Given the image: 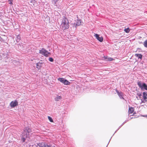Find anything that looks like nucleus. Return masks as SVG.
<instances>
[{
	"label": "nucleus",
	"mask_w": 147,
	"mask_h": 147,
	"mask_svg": "<svg viewBox=\"0 0 147 147\" xmlns=\"http://www.w3.org/2000/svg\"><path fill=\"white\" fill-rule=\"evenodd\" d=\"M31 0V1H30V2H31V3H32L33 1H34V0Z\"/></svg>",
	"instance_id": "obj_34"
},
{
	"label": "nucleus",
	"mask_w": 147,
	"mask_h": 147,
	"mask_svg": "<svg viewBox=\"0 0 147 147\" xmlns=\"http://www.w3.org/2000/svg\"><path fill=\"white\" fill-rule=\"evenodd\" d=\"M48 119H49V121H50V122H53V120L52 119V117H51L50 116H48Z\"/></svg>",
	"instance_id": "obj_21"
},
{
	"label": "nucleus",
	"mask_w": 147,
	"mask_h": 147,
	"mask_svg": "<svg viewBox=\"0 0 147 147\" xmlns=\"http://www.w3.org/2000/svg\"><path fill=\"white\" fill-rule=\"evenodd\" d=\"M111 138H112V137L111 138V139H110V140H109V142H110V140H111Z\"/></svg>",
	"instance_id": "obj_38"
},
{
	"label": "nucleus",
	"mask_w": 147,
	"mask_h": 147,
	"mask_svg": "<svg viewBox=\"0 0 147 147\" xmlns=\"http://www.w3.org/2000/svg\"><path fill=\"white\" fill-rule=\"evenodd\" d=\"M37 147H55L54 146H52L51 145H48L47 143L44 142L39 143L37 144Z\"/></svg>",
	"instance_id": "obj_5"
},
{
	"label": "nucleus",
	"mask_w": 147,
	"mask_h": 147,
	"mask_svg": "<svg viewBox=\"0 0 147 147\" xmlns=\"http://www.w3.org/2000/svg\"><path fill=\"white\" fill-rule=\"evenodd\" d=\"M137 95H138V96L139 97V98H140L141 96H142V94L141 93H138Z\"/></svg>",
	"instance_id": "obj_26"
},
{
	"label": "nucleus",
	"mask_w": 147,
	"mask_h": 147,
	"mask_svg": "<svg viewBox=\"0 0 147 147\" xmlns=\"http://www.w3.org/2000/svg\"><path fill=\"white\" fill-rule=\"evenodd\" d=\"M113 59L111 57H108L107 58V60H106V61H113Z\"/></svg>",
	"instance_id": "obj_20"
},
{
	"label": "nucleus",
	"mask_w": 147,
	"mask_h": 147,
	"mask_svg": "<svg viewBox=\"0 0 147 147\" xmlns=\"http://www.w3.org/2000/svg\"><path fill=\"white\" fill-rule=\"evenodd\" d=\"M143 45L144 47L147 48V40H146L143 43Z\"/></svg>",
	"instance_id": "obj_19"
},
{
	"label": "nucleus",
	"mask_w": 147,
	"mask_h": 147,
	"mask_svg": "<svg viewBox=\"0 0 147 147\" xmlns=\"http://www.w3.org/2000/svg\"><path fill=\"white\" fill-rule=\"evenodd\" d=\"M142 116L143 117H147V115H142Z\"/></svg>",
	"instance_id": "obj_31"
},
{
	"label": "nucleus",
	"mask_w": 147,
	"mask_h": 147,
	"mask_svg": "<svg viewBox=\"0 0 147 147\" xmlns=\"http://www.w3.org/2000/svg\"><path fill=\"white\" fill-rule=\"evenodd\" d=\"M139 42V43H140V44L142 43H143L142 42Z\"/></svg>",
	"instance_id": "obj_37"
},
{
	"label": "nucleus",
	"mask_w": 147,
	"mask_h": 147,
	"mask_svg": "<svg viewBox=\"0 0 147 147\" xmlns=\"http://www.w3.org/2000/svg\"><path fill=\"white\" fill-rule=\"evenodd\" d=\"M135 56L137 57L138 58V59H140L142 60V58L143 55L141 54H138L136 53L135 54Z\"/></svg>",
	"instance_id": "obj_13"
},
{
	"label": "nucleus",
	"mask_w": 147,
	"mask_h": 147,
	"mask_svg": "<svg viewBox=\"0 0 147 147\" xmlns=\"http://www.w3.org/2000/svg\"><path fill=\"white\" fill-rule=\"evenodd\" d=\"M21 39V36L20 35L18 34L17 35V37L16 38V40L17 42H19Z\"/></svg>",
	"instance_id": "obj_14"
},
{
	"label": "nucleus",
	"mask_w": 147,
	"mask_h": 147,
	"mask_svg": "<svg viewBox=\"0 0 147 147\" xmlns=\"http://www.w3.org/2000/svg\"><path fill=\"white\" fill-rule=\"evenodd\" d=\"M137 84L142 90H145L147 91V85L145 83L139 81L137 82Z\"/></svg>",
	"instance_id": "obj_3"
},
{
	"label": "nucleus",
	"mask_w": 147,
	"mask_h": 147,
	"mask_svg": "<svg viewBox=\"0 0 147 147\" xmlns=\"http://www.w3.org/2000/svg\"><path fill=\"white\" fill-rule=\"evenodd\" d=\"M8 1L9 2V4L11 5L13 4V0H8Z\"/></svg>",
	"instance_id": "obj_24"
},
{
	"label": "nucleus",
	"mask_w": 147,
	"mask_h": 147,
	"mask_svg": "<svg viewBox=\"0 0 147 147\" xmlns=\"http://www.w3.org/2000/svg\"><path fill=\"white\" fill-rule=\"evenodd\" d=\"M47 50L44 48H42L41 49L39 50V53L43 55L46 57H47V55L46 54Z\"/></svg>",
	"instance_id": "obj_6"
},
{
	"label": "nucleus",
	"mask_w": 147,
	"mask_h": 147,
	"mask_svg": "<svg viewBox=\"0 0 147 147\" xmlns=\"http://www.w3.org/2000/svg\"><path fill=\"white\" fill-rule=\"evenodd\" d=\"M107 58H108V57H107V56L106 57V56H104V57H103V58H104V59L105 60V61L107 59Z\"/></svg>",
	"instance_id": "obj_30"
},
{
	"label": "nucleus",
	"mask_w": 147,
	"mask_h": 147,
	"mask_svg": "<svg viewBox=\"0 0 147 147\" xmlns=\"http://www.w3.org/2000/svg\"><path fill=\"white\" fill-rule=\"evenodd\" d=\"M57 80L60 82L62 83L65 85H69L70 84V82L67 79L63 78H59Z\"/></svg>",
	"instance_id": "obj_4"
},
{
	"label": "nucleus",
	"mask_w": 147,
	"mask_h": 147,
	"mask_svg": "<svg viewBox=\"0 0 147 147\" xmlns=\"http://www.w3.org/2000/svg\"><path fill=\"white\" fill-rule=\"evenodd\" d=\"M115 91L118 94L120 93V92H119V91L117 89H116Z\"/></svg>",
	"instance_id": "obj_29"
},
{
	"label": "nucleus",
	"mask_w": 147,
	"mask_h": 147,
	"mask_svg": "<svg viewBox=\"0 0 147 147\" xmlns=\"http://www.w3.org/2000/svg\"><path fill=\"white\" fill-rule=\"evenodd\" d=\"M95 88L94 87H91L90 88L89 90L90 92H93L95 91Z\"/></svg>",
	"instance_id": "obj_18"
},
{
	"label": "nucleus",
	"mask_w": 147,
	"mask_h": 147,
	"mask_svg": "<svg viewBox=\"0 0 147 147\" xmlns=\"http://www.w3.org/2000/svg\"><path fill=\"white\" fill-rule=\"evenodd\" d=\"M62 28L63 30L68 29L69 27V22L68 19L65 17L63 18L61 24Z\"/></svg>",
	"instance_id": "obj_2"
},
{
	"label": "nucleus",
	"mask_w": 147,
	"mask_h": 147,
	"mask_svg": "<svg viewBox=\"0 0 147 147\" xmlns=\"http://www.w3.org/2000/svg\"><path fill=\"white\" fill-rule=\"evenodd\" d=\"M134 108L130 107L129 108L128 112L129 113L131 114L134 112Z\"/></svg>",
	"instance_id": "obj_15"
},
{
	"label": "nucleus",
	"mask_w": 147,
	"mask_h": 147,
	"mask_svg": "<svg viewBox=\"0 0 147 147\" xmlns=\"http://www.w3.org/2000/svg\"><path fill=\"white\" fill-rule=\"evenodd\" d=\"M62 99V97L61 96H59L58 95H57L56 97L55 98V101H59L60 100Z\"/></svg>",
	"instance_id": "obj_12"
},
{
	"label": "nucleus",
	"mask_w": 147,
	"mask_h": 147,
	"mask_svg": "<svg viewBox=\"0 0 147 147\" xmlns=\"http://www.w3.org/2000/svg\"><path fill=\"white\" fill-rule=\"evenodd\" d=\"M124 31L125 32L127 33H128L130 31V29L129 28H125Z\"/></svg>",
	"instance_id": "obj_17"
},
{
	"label": "nucleus",
	"mask_w": 147,
	"mask_h": 147,
	"mask_svg": "<svg viewBox=\"0 0 147 147\" xmlns=\"http://www.w3.org/2000/svg\"><path fill=\"white\" fill-rule=\"evenodd\" d=\"M118 95L119 96V97L121 99H124V98L123 97V93L121 92H120V93L119 94H118Z\"/></svg>",
	"instance_id": "obj_16"
},
{
	"label": "nucleus",
	"mask_w": 147,
	"mask_h": 147,
	"mask_svg": "<svg viewBox=\"0 0 147 147\" xmlns=\"http://www.w3.org/2000/svg\"><path fill=\"white\" fill-rule=\"evenodd\" d=\"M59 0H53V1L54 2L55 4H56L57 2L59 1Z\"/></svg>",
	"instance_id": "obj_27"
},
{
	"label": "nucleus",
	"mask_w": 147,
	"mask_h": 147,
	"mask_svg": "<svg viewBox=\"0 0 147 147\" xmlns=\"http://www.w3.org/2000/svg\"><path fill=\"white\" fill-rule=\"evenodd\" d=\"M49 61L51 62H53L54 61L52 57H49Z\"/></svg>",
	"instance_id": "obj_23"
},
{
	"label": "nucleus",
	"mask_w": 147,
	"mask_h": 147,
	"mask_svg": "<svg viewBox=\"0 0 147 147\" xmlns=\"http://www.w3.org/2000/svg\"><path fill=\"white\" fill-rule=\"evenodd\" d=\"M43 63L40 62H39L36 63V67L38 69V70H40L42 67V65Z\"/></svg>",
	"instance_id": "obj_9"
},
{
	"label": "nucleus",
	"mask_w": 147,
	"mask_h": 147,
	"mask_svg": "<svg viewBox=\"0 0 147 147\" xmlns=\"http://www.w3.org/2000/svg\"><path fill=\"white\" fill-rule=\"evenodd\" d=\"M136 98H137V99H138V100H139V98H138V97H137V96H136Z\"/></svg>",
	"instance_id": "obj_36"
},
{
	"label": "nucleus",
	"mask_w": 147,
	"mask_h": 147,
	"mask_svg": "<svg viewBox=\"0 0 147 147\" xmlns=\"http://www.w3.org/2000/svg\"><path fill=\"white\" fill-rule=\"evenodd\" d=\"M147 92H143L142 93L144 100L145 101H147Z\"/></svg>",
	"instance_id": "obj_10"
},
{
	"label": "nucleus",
	"mask_w": 147,
	"mask_h": 147,
	"mask_svg": "<svg viewBox=\"0 0 147 147\" xmlns=\"http://www.w3.org/2000/svg\"><path fill=\"white\" fill-rule=\"evenodd\" d=\"M125 123H123L121 124V125L120 126L118 129H117L115 132L113 134V136L114 134Z\"/></svg>",
	"instance_id": "obj_22"
},
{
	"label": "nucleus",
	"mask_w": 147,
	"mask_h": 147,
	"mask_svg": "<svg viewBox=\"0 0 147 147\" xmlns=\"http://www.w3.org/2000/svg\"><path fill=\"white\" fill-rule=\"evenodd\" d=\"M141 100L142 101V103H145V102L144 100H142V99H141Z\"/></svg>",
	"instance_id": "obj_32"
},
{
	"label": "nucleus",
	"mask_w": 147,
	"mask_h": 147,
	"mask_svg": "<svg viewBox=\"0 0 147 147\" xmlns=\"http://www.w3.org/2000/svg\"><path fill=\"white\" fill-rule=\"evenodd\" d=\"M51 53L49 52L47 50L46 52V54L47 55V57H48L49 55H51Z\"/></svg>",
	"instance_id": "obj_25"
},
{
	"label": "nucleus",
	"mask_w": 147,
	"mask_h": 147,
	"mask_svg": "<svg viewBox=\"0 0 147 147\" xmlns=\"http://www.w3.org/2000/svg\"><path fill=\"white\" fill-rule=\"evenodd\" d=\"M81 20H77L76 22V23L75 26L76 28L77 27L81 25Z\"/></svg>",
	"instance_id": "obj_11"
},
{
	"label": "nucleus",
	"mask_w": 147,
	"mask_h": 147,
	"mask_svg": "<svg viewBox=\"0 0 147 147\" xmlns=\"http://www.w3.org/2000/svg\"><path fill=\"white\" fill-rule=\"evenodd\" d=\"M32 134V128L30 126L25 127L21 132L20 140L22 143L25 142L27 138H30Z\"/></svg>",
	"instance_id": "obj_1"
},
{
	"label": "nucleus",
	"mask_w": 147,
	"mask_h": 147,
	"mask_svg": "<svg viewBox=\"0 0 147 147\" xmlns=\"http://www.w3.org/2000/svg\"><path fill=\"white\" fill-rule=\"evenodd\" d=\"M115 91L118 94L120 93V92H119V91L117 89H116Z\"/></svg>",
	"instance_id": "obj_28"
},
{
	"label": "nucleus",
	"mask_w": 147,
	"mask_h": 147,
	"mask_svg": "<svg viewBox=\"0 0 147 147\" xmlns=\"http://www.w3.org/2000/svg\"><path fill=\"white\" fill-rule=\"evenodd\" d=\"M18 105V102L16 100L12 101L10 104V107L13 108Z\"/></svg>",
	"instance_id": "obj_7"
},
{
	"label": "nucleus",
	"mask_w": 147,
	"mask_h": 147,
	"mask_svg": "<svg viewBox=\"0 0 147 147\" xmlns=\"http://www.w3.org/2000/svg\"><path fill=\"white\" fill-rule=\"evenodd\" d=\"M94 36L100 42H102L103 41V39L102 36H100V35L97 34H94Z\"/></svg>",
	"instance_id": "obj_8"
},
{
	"label": "nucleus",
	"mask_w": 147,
	"mask_h": 147,
	"mask_svg": "<svg viewBox=\"0 0 147 147\" xmlns=\"http://www.w3.org/2000/svg\"><path fill=\"white\" fill-rule=\"evenodd\" d=\"M75 23H74V26L75 25Z\"/></svg>",
	"instance_id": "obj_39"
},
{
	"label": "nucleus",
	"mask_w": 147,
	"mask_h": 147,
	"mask_svg": "<svg viewBox=\"0 0 147 147\" xmlns=\"http://www.w3.org/2000/svg\"><path fill=\"white\" fill-rule=\"evenodd\" d=\"M136 114V112H134L133 115H134V114Z\"/></svg>",
	"instance_id": "obj_35"
},
{
	"label": "nucleus",
	"mask_w": 147,
	"mask_h": 147,
	"mask_svg": "<svg viewBox=\"0 0 147 147\" xmlns=\"http://www.w3.org/2000/svg\"><path fill=\"white\" fill-rule=\"evenodd\" d=\"M128 121V120H125L123 123H125Z\"/></svg>",
	"instance_id": "obj_33"
}]
</instances>
